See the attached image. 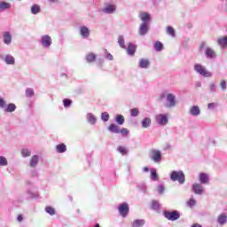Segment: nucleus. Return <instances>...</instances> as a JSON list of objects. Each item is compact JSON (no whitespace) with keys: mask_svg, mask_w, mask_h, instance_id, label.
I'll return each mask as SVG.
<instances>
[{"mask_svg":"<svg viewBox=\"0 0 227 227\" xmlns=\"http://www.w3.org/2000/svg\"><path fill=\"white\" fill-rule=\"evenodd\" d=\"M166 100L165 107L167 109H173L176 106V95L169 93L168 90H164L160 94V100Z\"/></svg>","mask_w":227,"mask_h":227,"instance_id":"1","label":"nucleus"},{"mask_svg":"<svg viewBox=\"0 0 227 227\" xmlns=\"http://www.w3.org/2000/svg\"><path fill=\"white\" fill-rule=\"evenodd\" d=\"M199 49H200V51H203V49H205L204 54L207 58V59H215V58H217V54L215 53V51H214V49L207 46V43H205V42H202L200 44Z\"/></svg>","mask_w":227,"mask_h":227,"instance_id":"2","label":"nucleus"},{"mask_svg":"<svg viewBox=\"0 0 227 227\" xmlns=\"http://www.w3.org/2000/svg\"><path fill=\"white\" fill-rule=\"evenodd\" d=\"M193 70L196 72V74H199V75H201V77H212L213 74L212 72L208 71L205 66L197 63L193 66Z\"/></svg>","mask_w":227,"mask_h":227,"instance_id":"3","label":"nucleus"},{"mask_svg":"<svg viewBox=\"0 0 227 227\" xmlns=\"http://www.w3.org/2000/svg\"><path fill=\"white\" fill-rule=\"evenodd\" d=\"M170 180L172 182H178L180 185H184L185 184V174L182 170H174L170 174Z\"/></svg>","mask_w":227,"mask_h":227,"instance_id":"4","label":"nucleus"},{"mask_svg":"<svg viewBox=\"0 0 227 227\" xmlns=\"http://www.w3.org/2000/svg\"><path fill=\"white\" fill-rule=\"evenodd\" d=\"M163 215L165 219H168V221H178V219H180V213L178 210H165L163 211Z\"/></svg>","mask_w":227,"mask_h":227,"instance_id":"5","label":"nucleus"},{"mask_svg":"<svg viewBox=\"0 0 227 227\" xmlns=\"http://www.w3.org/2000/svg\"><path fill=\"white\" fill-rule=\"evenodd\" d=\"M150 158L153 160V162L159 164V162L162 160V153L160 150L153 149L151 150Z\"/></svg>","mask_w":227,"mask_h":227,"instance_id":"6","label":"nucleus"},{"mask_svg":"<svg viewBox=\"0 0 227 227\" xmlns=\"http://www.w3.org/2000/svg\"><path fill=\"white\" fill-rule=\"evenodd\" d=\"M40 43L44 49H49L52 45V38L49 35L41 37Z\"/></svg>","mask_w":227,"mask_h":227,"instance_id":"7","label":"nucleus"},{"mask_svg":"<svg viewBox=\"0 0 227 227\" xmlns=\"http://www.w3.org/2000/svg\"><path fill=\"white\" fill-rule=\"evenodd\" d=\"M119 214L121 215V217H127L129 215V204L127 202H124L122 204L119 205L118 207Z\"/></svg>","mask_w":227,"mask_h":227,"instance_id":"8","label":"nucleus"},{"mask_svg":"<svg viewBox=\"0 0 227 227\" xmlns=\"http://www.w3.org/2000/svg\"><path fill=\"white\" fill-rule=\"evenodd\" d=\"M0 59L4 61L5 65H15V57L12 54H7L5 56L1 55Z\"/></svg>","mask_w":227,"mask_h":227,"instance_id":"9","label":"nucleus"},{"mask_svg":"<svg viewBox=\"0 0 227 227\" xmlns=\"http://www.w3.org/2000/svg\"><path fill=\"white\" fill-rule=\"evenodd\" d=\"M189 115L190 116H193L194 118H198V116H200V114H201V109H200V106H192L189 108Z\"/></svg>","mask_w":227,"mask_h":227,"instance_id":"10","label":"nucleus"},{"mask_svg":"<svg viewBox=\"0 0 227 227\" xmlns=\"http://www.w3.org/2000/svg\"><path fill=\"white\" fill-rule=\"evenodd\" d=\"M155 120L158 125H168V119L166 114H160L156 115Z\"/></svg>","mask_w":227,"mask_h":227,"instance_id":"11","label":"nucleus"},{"mask_svg":"<svg viewBox=\"0 0 227 227\" xmlns=\"http://www.w3.org/2000/svg\"><path fill=\"white\" fill-rule=\"evenodd\" d=\"M192 190L195 194H198L199 196H201L203 192H205V190L203 189V185L199 183H195L192 185Z\"/></svg>","mask_w":227,"mask_h":227,"instance_id":"12","label":"nucleus"},{"mask_svg":"<svg viewBox=\"0 0 227 227\" xmlns=\"http://www.w3.org/2000/svg\"><path fill=\"white\" fill-rule=\"evenodd\" d=\"M3 42L5 45H12V32L5 31L3 33Z\"/></svg>","mask_w":227,"mask_h":227,"instance_id":"13","label":"nucleus"},{"mask_svg":"<svg viewBox=\"0 0 227 227\" xmlns=\"http://www.w3.org/2000/svg\"><path fill=\"white\" fill-rule=\"evenodd\" d=\"M103 13H106V15H111L116 12V5L107 4L103 9Z\"/></svg>","mask_w":227,"mask_h":227,"instance_id":"14","label":"nucleus"},{"mask_svg":"<svg viewBox=\"0 0 227 227\" xmlns=\"http://www.w3.org/2000/svg\"><path fill=\"white\" fill-rule=\"evenodd\" d=\"M149 26H150V24H148V23H142L140 25L139 30H138L140 36H145V35H146V33H148V29H150Z\"/></svg>","mask_w":227,"mask_h":227,"instance_id":"15","label":"nucleus"},{"mask_svg":"<svg viewBox=\"0 0 227 227\" xmlns=\"http://www.w3.org/2000/svg\"><path fill=\"white\" fill-rule=\"evenodd\" d=\"M136 49H137V46L136 44H134L133 43H129L128 47H126V51L129 56H134V54H136Z\"/></svg>","mask_w":227,"mask_h":227,"instance_id":"16","label":"nucleus"},{"mask_svg":"<svg viewBox=\"0 0 227 227\" xmlns=\"http://www.w3.org/2000/svg\"><path fill=\"white\" fill-rule=\"evenodd\" d=\"M216 43L221 47V49H226L227 48V35L223 37H218L216 39Z\"/></svg>","mask_w":227,"mask_h":227,"instance_id":"17","label":"nucleus"},{"mask_svg":"<svg viewBox=\"0 0 227 227\" xmlns=\"http://www.w3.org/2000/svg\"><path fill=\"white\" fill-rule=\"evenodd\" d=\"M80 35L82 38H90V28L86 26L80 27Z\"/></svg>","mask_w":227,"mask_h":227,"instance_id":"18","label":"nucleus"},{"mask_svg":"<svg viewBox=\"0 0 227 227\" xmlns=\"http://www.w3.org/2000/svg\"><path fill=\"white\" fill-rule=\"evenodd\" d=\"M142 129H150L152 127V118L145 117L141 121Z\"/></svg>","mask_w":227,"mask_h":227,"instance_id":"19","label":"nucleus"},{"mask_svg":"<svg viewBox=\"0 0 227 227\" xmlns=\"http://www.w3.org/2000/svg\"><path fill=\"white\" fill-rule=\"evenodd\" d=\"M86 120L90 125H96L97 124V118L95 117V114L92 113H88L86 115Z\"/></svg>","mask_w":227,"mask_h":227,"instance_id":"20","label":"nucleus"},{"mask_svg":"<svg viewBox=\"0 0 227 227\" xmlns=\"http://www.w3.org/2000/svg\"><path fill=\"white\" fill-rule=\"evenodd\" d=\"M38 162H40V156H38L36 154L32 156L30 162H29L30 168H36L38 166Z\"/></svg>","mask_w":227,"mask_h":227,"instance_id":"21","label":"nucleus"},{"mask_svg":"<svg viewBox=\"0 0 227 227\" xmlns=\"http://www.w3.org/2000/svg\"><path fill=\"white\" fill-rule=\"evenodd\" d=\"M199 180H200V184H208V182H210L208 174H206V173H200L199 175Z\"/></svg>","mask_w":227,"mask_h":227,"instance_id":"22","label":"nucleus"},{"mask_svg":"<svg viewBox=\"0 0 227 227\" xmlns=\"http://www.w3.org/2000/svg\"><path fill=\"white\" fill-rule=\"evenodd\" d=\"M140 19L142 20V24H150V14H148V12L140 13Z\"/></svg>","mask_w":227,"mask_h":227,"instance_id":"23","label":"nucleus"},{"mask_svg":"<svg viewBox=\"0 0 227 227\" xmlns=\"http://www.w3.org/2000/svg\"><path fill=\"white\" fill-rule=\"evenodd\" d=\"M138 67L140 68H148L150 67V60H148L147 59H140Z\"/></svg>","mask_w":227,"mask_h":227,"instance_id":"24","label":"nucleus"},{"mask_svg":"<svg viewBox=\"0 0 227 227\" xmlns=\"http://www.w3.org/2000/svg\"><path fill=\"white\" fill-rule=\"evenodd\" d=\"M109 132H112V134H120V126L112 123L108 127Z\"/></svg>","mask_w":227,"mask_h":227,"instance_id":"25","label":"nucleus"},{"mask_svg":"<svg viewBox=\"0 0 227 227\" xmlns=\"http://www.w3.org/2000/svg\"><path fill=\"white\" fill-rule=\"evenodd\" d=\"M40 12H42L40 5L35 4L31 6V14L32 15H38V13H40Z\"/></svg>","mask_w":227,"mask_h":227,"instance_id":"26","label":"nucleus"},{"mask_svg":"<svg viewBox=\"0 0 227 227\" xmlns=\"http://www.w3.org/2000/svg\"><path fill=\"white\" fill-rule=\"evenodd\" d=\"M56 152H57V153H65V152H67V145H65V144L57 145Z\"/></svg>","mask_w":227,"mask_h":227,"instance_id":"27","label":"nucleus"},{"mask_svg":"<svg viewBox=\"0 0 227 227\" xmlns=\"http://www.w3.org/2000/svg\"><path fill=\"white\" fill-rule=\"evenodd\" d=\"M17 109V106H15V104L13 103H10L9 105H7L4 108V112L5 113H13L15 112Z\"/></svg>","mask_w":227,"mask_h":227,"instance_id":"28","label":"nucleus"},{"mask_svg":"<svg viewBox=\"0 0 227 227\" xmlns=\"http://www.w3.org/2000/svg\"><path fill=\"white\" fill-rule=\"evenodd\" d=\"M145 223V219H137L133 221L132 227H143Z\"/></svg>","mask_w":227,"mask_h":227,"instance_id":"29","label":"nucleus"},{"mask_svg":"<svg viewBox=\"0 0 227 227\" xmlns=\"http://www.w3.org/2000/svg\"><path fill=\"white\" fill-rule=\"evenodd\" d=\"M27 196L30 200H36V198H38V193L34 192L33 190H27Z\"/></svg>","mask_w":227,"mask_h":227,"instance_id":"30","label":"nucleus"},{"mask_svg":"<svg viewBox=\"0 0 227 227\" xmlns=\"http://www.w3.org/2000/svg\"><path fill=\"white\" fill-rule=\"evenodd\" d=\"M217 223H218V224H221L222 226L223 224H226V223H227V216H226V215H224V214L220 215L218 216Z\"/></svg>","mask_w":227,"mask_h":227,"instance_id":"31","label":"nucleus"},{"mask_svg":"<svg viewBox=\"0 0 227 227\" xmlns=\"http://www.w3.org/2000/svg\"><path fill=\"white\" fill-rule=\"evenodd\" d=\"M115 121L117 125H123L125 123V117L121 114H117L115 117Z\"/></svg>","mask_w":227,"mask_h":227,"instance_id":"32","label":"nucleus"},{"mask_svg":"<svg viewBox=\"0 0 227 227\" xmlns=\"http://www.w3.org/2000/svg\"><path fill=\"white\" fill-rule=\"evenodd\" d=\"M118 44L121 49H127V46L125 45V37H123V35H119Z\"/></svg>","mask_w":227,"mask_h":227,"instance_id":"33","label":"nucleus"},{"mask_svg":"<svg viewBox=\"0 0 227 227\" xmlns=\"http://www.w3.org/2000/svg\"><path fill=\"white\" fill-rule=\"evenodd\" d=\"M25 95L27 98H31V97H35V90H33L32 88L26 89Z\"/></svg>","mask_w":227,"mask_h":227,"instance_id":"34","label":"nucleus"},{"mask_svg":"<svg viewBox=\"0 0 227 227\" xmlns=\"http://www.w3.org/2000/svg\"><path fill=\"white\" fill-rule=\"evenodd\" d=\"M151 179L153 182H157V180H159V175L157 174V169L156 168H153L151 170Z\"/></svg>","mask_w":227,"mask_h":227,"instance_id":"35","label":"nucleus"},{"mask_svg":"<svg viewBox=\"0 0 227 227\" xmlns=\"http://www.w3.org/2000/svg\"><path fill=\"white\" fill-rule=\"evenodd\" d=\"M12 4L8 2H0V10H10Z\"/></svg>","mask_w":227,"mask_h":227,"instance_id":"36","label":"nucleus"},{"mask_svg":"<svg viewBox=\"0 0 227 227\" xmlns=\"http://www.w3.org/2000/svg\"><path fill=\"white\" fill-rule=\"evenodd\" d=\"M164 49V45H162V43H160V41H157L154 43V51H156V52H160V51H162Z\"/></svg>","mask_w":227,"mask_h":227,"instance_id":"37","label":"nucleus"},{"mask_svg":"<svg viewBox=\"0 0 227 227\" xmlns=\"http://www.w3.org/2000/svg\"><path fill=\"white\" fill-rule=\"evenodd\" d=\"M96 59H97V55H95L94 53H89L86 56L87 63H93V61H95Z\"/></svg>","mask_w":227,"mask_h":227,"instance_id":"38","label":"nucleus"},{"mask_svg":"<svg viewBox=\"0 0 227 227\" xmlns=\"http://www.w3.org/2000/svg\"><path fill=\"white\" fill-rule=\"evenodd\" d=\"M21 157H31V150L28 148H23L21 149Z\"/></svg>","mask_w":227,"mask_h":227,"instance_id":"39","label":"nucleus"},{"mask_svg":"<svg viewBox=\"0 0 227 227\" xmlns=\"http://www.w3.org/2000/svg\"><path fill=\"white\" fill-rule=\"evenodd\" d=\"M167 35H169V36L175 38V36L176 35L175 33V28H173V27H167Z\"/></svg>","mask_w":227,"mask_h":227,"instance_id":"40","label":"nucleus"},{"mask_svg":"<svg viewBox=\"0 0 227 227\" xmlns=\"http://www.w3.org/2000/svg\"><path fill=\"white\" fill-rule=\"evenodd\" d=\"M45 212L50 215H54L56 214V209L51 206H48L45 207Z\"/></svg>","mask_w":227,"mask_h":227,"instance_id":"41","label":"nucleus"},{"mask_svg":"<svg viewBox=\"0 0 227 227\" xmlns=\"http://www.w3.org/2000/svg\"><path fill=\"white\" fill-rule=\"evenodd\" d=\"M219 86H220V90L222 91H226V90H227V82H226V80L220 81Z\"/></svg>","mask_w":227,"mask_h":227,"instance_id":"42","label":"nucleus"},{"mask_svg":"<svg viewBox=\"0 0 227 227\" xmlns=\"http://www.w3.org/2000/svg\"><path fill=\"white\" fill-rule=\"evenodd\" d=\"M130 116L133 118H137V116H139V108H132L130 110Z\"/></svg>","mask_w":227,"mask_h":227,"instance_id":"43","label":"nucleus"},{"mask_svg":"<svg viewBox=\"0 0 227 227\" xmlns=\"http://www.w3.org/2000/svg\"><path fill=\"white\" fill-rule=\"evenodd\" d=\"M117 152H119V153H121V155H127V153H129V150H127V148L123 146H119L117 148Z\"/></svg>","mask_w":227,"mask_h":227,"instance_id":"44","label":"nucleus"},{"mask_svg":"<svg viewBox=\"0 0 227 227\" xmlns=\"http://www.w3.org/2000/svg\"><path fill=\"white\" fill-rule=\"evenodd\" d=\"M159 208H160V205L159 204V202L157 200H153L152 209L153 210H159Z\"/></svg>","mask_w":227,"mask_h":227,"instance_id":"45","label":"nucleus"},{"mask_svg":"<svg viewBox=\"0 0 227 227\" xmlns=\"http://www.w3.org/2000/svg\"><path fill=\"white\" fill-rule=\"evenodd\" d=\"M102 121H109V113L105 112L101 114Z\"/></svg>","mask_w":227,"mask_h":227,"instance_id":"46","label":"nucleus"},{"mask_svg":"<svg viewBox=\"0 0 227 227\" xmlns=\"http://www.w3.org/2000/svg\"><path fill=\"white\" fill-rule=\"evenodd\" d=\"M63 105H64V107L68 108L70 107V106H72V100L68 98H65L63 99Z\"/></svg>","mask_w":227,"mask_h":227,"instance_id":"47","label":"nucleus"},{"mask_svg":"<svg viewBox=\"0 0 227 227\" xmlns=\"http://www.w3.org/2000/svg\"><path fill=\"white\" fill-rule=\"evenodd\" d=\"M8 164V160L4 156H0V166H6Z\"/></svg>","mask_w":227,"mask_h":227,"instance_id":"48","label":"nucleus"},{"mask_svg":"<svg viewBox=\"0 0 227 227\" xmlns=\"http://www.w3.org/2000/svg\"><path fill=\"white\" fill-rule=\"evenodd\" d=\"M215 83L211 82L209 84V93H215V91L217 90V89L215 88Z\"/></svg>","mask_w":227,"mask_h":227,"instance_id":"49","label":"nucleus"},{"mask_svg":"<svg viewBox=\"0 0 227 227\" xmlns=\"http://www.w3.org/2000/svg\"><path fill=\"white\" fill-rule=\"evenodd\" d=\"M105 53H106L105 55L106 59H108L109 61H113V59H114V57H113V54L107 52L106 50H105Z\"/></svg>","mask_w":227,"mask_h":227,"instance_id":"50","label":"nucleus"},{"mask_svg":"<svg viewBox=\"0 0 227 227\" xmlns=\"http://www.w3.org/2000/svg\"><path fill=\"white\" fill-rule=\"evenodd\" d=\"M217 106H219L217 103H209L207 105V109L212 111V110L215 109V107H217Z\"/></svg>","mask_w":227,"mask_h":227,"instance_id":"51","label":"nucleus"},{"mask_svg":"<svg viewBox=\"0 0 227 227\" xmlns=\"http://www.w3.org/2000/svg\"><path fill=\"white\" fill-rule=\"evenodd\" d=\"M187 205L190 207V208H192V207L196 205V200L194 199H190Z\"/></svg>","mask_w":227,"mask_h":227,"instance_id":"52","label":"nucleus"},{"mask_svg":"<svg viewBox=\"0 0 227 227\" xmlns=\"http://www.w3.org/2000/svg\"><path fill=\"white\" fill-rule=\"evenodd\" d=\"M0 108L5 109L6 108V101L3 98H0Z\"/></svg>","mask_w":227,"mask_h":227,"instance_id":"53","label":"nucleus"},{"mask_svg":"<svg viewBox=\"0 0 227 227\" xmlns=\"http://www.w3.org/2000/svg\"><path fill=\"white\" fill-rule=\"evenodd\" d=\"M121 136H129V129H127V128H122L121 130H120Z\"/></svg>","mask_w":227,"mask_h":227,"instance_id":"54","label":"nucleus"},{"mask_svg":"<svg viewBox=\"0 0 227 227\" xmlns=\"http://www.w3.org/2000/svg\"><path fill=\"white\" fill-rule=\"evenodd\" d=\"M159 194H164V185L160 184L158 186Z\"/></svg>","mask_w":227,"mask_h":227,"instance_id":"55","label":"nucleus"},{"mask_svg":"<svg viewBox=\"0 0 227 227\" xmlns=\"http://www.w3.org/2000/svg\"><path fill=\"white\" fill-rule=\"evenodd\" d=\"M30 175L33 178L38 176V172L36 171V169H33L30 171Z\"/></svg>","mask_w":227,"mask_h":227,"instance_id":"56","label":"nucleus"},{"mask_svg":"<svg viewBox=\"0 0 227 227\" xmlns=\"http://www.w3.org/2000/svg\"><path fill=\"white\" fill-rule=\"evenodd\" d=\"M195 88H201V82H196Z\"/></svg>","mask_w":227,"mask_h":227,"instance_id":"57","label":"nucleus"},{"mask_svg":"<svg viewBox=\"0 0 227 227\" xmlns=\"http://www.w3.org/2000/svg\"><path fill=\"white\" fill-rule=\"evenodd\" d=\"M22 219H24L22 217V215H18L17 220L19 221V223L22 222Z\"/></svg>","mask_w":227,"mask_h":227,"instance_id":"58","label":"nucleus"},{"mask_svg":"<svg viewBox=\"0 0 227 227\" xmlns=\"http://www.w3.org/2000/svg\"><path fill=\"white\" fill-rule=\"evenodd\" d=\"M143 171H144V173H148V171H150V168L148 167H145L143 168Z\"/></svg>","mask_w":227,"mask_h":227,"instance_id":"59","label":"nucleus"},{"mask_svg":"<svg viewBox=\"0 0 227 227\" xmlns=\"http://www.w3.org/2000/svg\"><path fill=\"white\" fill-rule=\"evenodd\" d=\"M192 227H202L200 223H193Z\"/></svg>","mask_w":227,"mask_h":227,"instance_id":"60","label":"nucleus"},{"mask_svg":"<svg viewBox=\"0 0 227 227\" xmlns=\"http://www.w3.org/2000/svg\"><path fill=\"white\" fill-rule=\"evenodd\" d=\"M26 185H33V183L31 181H27Z\"/></svg>","mask_w":227,"mask_h":227,"instance_id":"61","label":"nucleus"},{"mask_svg":"<svg viewBox=\"0 0 227 227\" xmlns=\"http://www.w3.org/2000/svg\"><path fill=\"white\" fill-rule=\"evenodd\" d=\"M49 3H58V0H48Z\"/></svg>","mask_w":227,"mask_h":227,"instance_id":"62","label":"nucleus"},{"mask_svg":"<svg viewBox=\"0 0 227 227\" xmlns=\"http://www.w3.org/2000/svg\"><path fill=\"white\" fill-rule=\"evenodd\" d=\"M225 13H227V0H225Z\"/></svg>","mask_w":227,"mask_h":227,"instance_id":"63","label":"nucleus"},{"mask_svg":"<svg viewBox=\"0 0 227 227\" xmlns=\"http://www.w3.org/2000/svg\"><path fill=\"white\" fill-rule=\"evenodd\" d=\"M94 227H100V224L96 223Z\"/></svg>","mask_w":227,"mask_h":227,"instance_id":"64","label":"nucleus"}]
</instances>
